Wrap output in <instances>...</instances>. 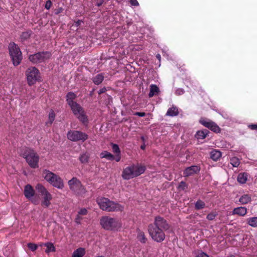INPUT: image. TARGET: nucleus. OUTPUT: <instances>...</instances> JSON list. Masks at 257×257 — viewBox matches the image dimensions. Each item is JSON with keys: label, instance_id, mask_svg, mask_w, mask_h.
<instances>
[{"label": "nucleus", "instance_id": "1", "mask_svg": "<svg viewBox=\"0 0 257 257\" xmlns=\"http://www.w3.org/2000/svg\"><path fill=\"white\" fill-rule=\"evenodd\" d=\"M101 227L104 230L110 231H118L122 228L121 220L108 215L102 216L99 221Z\"/></svg>", "mask_w": 257, "mask_h": 257}, {"label": "nucleus", "instance_id": "2", "mask_svg": "<svg viewBox=\"0 0 257 257\" xmlns=\"http://www.w3.org/2000/svg\"><path fill=\"white\" fill-rule=\"evenodd\" d=\"M96 202L99 208L107 212H117L122 211L124 209V206L119 203L110 200L105 197H98Z\"/></svg>", "mask_w": 257, "mask_h": 257}, {"label": "nucleus", "instance_id": "3", "mask_svg": "<svg viewBox=\"0 0 257 257\" xmlns=\"http://www.w3.org/2000/svg\"><path fill=\"white\" fill-rule=\"evenodd\" d=\"M145 170L144 166L133 164L123 170L121 176L123 179L130 180L141 175L144 173Z\"/></svg>", "mask_w": 257, "mask_h": 257}, {"label": "nucleus", "instance_id": "4", "mask_svg": "<svg viewBox=\"0 0 257 257\" xmlns=\"http://www.w3.org/2000/svg\"><path fill=\"white\" fill-rule=\"evenodd\" d=\"M42 176L45 180L54 187L62 189L64 187L63 179L58 175L45 169L43 171Z\"/></svg>", "mask_w": 257, "mask_h": 257}, {"label": "nucleus", "instance_id": "5", "mask_svg": "<svg viewBox=\"0 0 257 257\" xmlns=\"http://www.w3.org/2000/svg\"><path fill=\"white\" fill-rule=\"evenodd\" d=\"M21 156L26 159V162L31 168H38L40 157L34 150L27 149L24 152L21 153Z\"/></svg>", "mask_w": 257, "mask_h": 257}, {"label": "nucleus", "instance_id": "6", "mask_svg": "<svg viewBox=\"0 0 257 257\" xmlns=\"http://www.w3.org/2000/svg\"><path fill=\"white\" fill-rule=\"evenodd\" d=\"M36 189L42 197L41 206L44 208L49 207L51 204V201L53 199L52 195L41 184H38L36 186Z\"/></svg>", "mask_w": 257, "mask_h": 257}, {"label": "nucleus", "instance_id": "7", "mask_svg": "<svg viewBox=\"0 0 257 257\" xmlns=\"http://www.w3.org/2000/svg\"><path fill=\"white\" fill-rule=\"evenodd\" d=\"M74 115L84 125H87L88 118L83 108L78 103L75 102L69 105Z\"/></svg>", "mask_w": 257, "mask_h": 257}, {"label": "nucleus", "instance_id": "8", "mask_svg": "<svg viewBox=\"0 0 257 257\" xmlns=\"http://www.w3.org/2000/svg\"><path fill=\"white\" fill-rule=\"evenodd\" d=\"M9 53L15 66L19 65L22 60V55L19 47L14 43H11L9 46Z\"/></svg>", "mask_w": 257, "mask_h": 257}, {"label": "nucleus", "instance_id": "9", "mask_svg": "<svg viewBox=\"0 0 257 257\" xmlns=\"http://www.w3.org/2000/svg\"><path fill=\"white\" fill-rule=\"evenodd\" d=\"M165 230L157 228L154 225L148 226V232L152 239L157 242H162L165 238Z\"/></svg>", "mask_w": 257, "mask_h": 257}, {"label": "nucleus", "instance_id": "10", "mask_svg": "<svg viewBox=\"0 0 257 257\" xmlns=\"http://www.w3.org/2000/svg\"><path fill=\"white\" fill-rule=\"evenodd\" d=\"M67 138L72 142H84L88 139V135L81 131L70 130L67 132Z\"/></svg>", "mask_w": 257, "mask_h": 257}, {"label": "nucleus", "instance_id": "11", "mask_svg": "<svg viewBox=\"0 0 257 257\" xmlns=\"http://www.w3.org/2000/svg\"><path fill=\"white\" fill-rule=\"evenodd\" d=\"M70 190L78 195H82L86 193L85 187L82 185L80 181L76 177H73L68 182Z\"/></svg>", "mask_w": 257, "mask_h": 257}, {"label": "nucleus", "instance_id": "12", "mask_svg": "<svg viewBox=\"0 0 257 257\" xmlns=\"http://www.w3.org/2000/svg\"><path fill=\"white\" fill-rule=\"evenodd\" d=\"M26 75L27 76L28 83L30 86L34 84L40 79V72L39 70L35 67L29 68L26 72Z\"/></svg>", "mask_w": 257, "mask_h": 257}, {"label": "nucleus", "instance_id": "13", "mask_svg": "<svg viewBox=\"0 0 257 257\" xmlns=\"http://www.w3.org/2000/svg\"><path fill=\"white\" fill-rule=\"evenodd\" d=\"M51 56V54L50 52H41L30 55L29 57V59L33 63L36 64L46 61L48 60Z\"/></svg>", "mask_w": 257, "mask_h": 257}, {"label": "nucleus", "instance_id": "14", "mask_svg": "<svg viewBox=\"0 0 257 257\" xmlns=\"http://www.w3.org/2000/svg\"><path fill=\"white\" fill-rule=\"evenodd\" d=\"M200 123L206 127L216 133H220L221 129L219 126L213 121L206 118H201Z\"/></svg>", "mask_w": 257, "mask_h": 257}, {"label": "nucleus", "instance_id": "15", "mask_svg": "<svg viewBox=\"0 0 257 257\" xmlns=\"http://www.w3.org/2000/svg\"><path fill=\"white\" fill-rule=\"evenodd\" d=\"M200 123L206 127L216 133H220L221 129L219 126L213 121L206 118H201Z\"/></svg>", "mask_w": 257, "mask_h": 257}, {"label": "nucleus", "instance_id": "16", "mask_svg": "<svg viewBox=\"0 0 257 257\" xmlns=\"http://www.w3.org/2000/svg\"><path fill=\"white\" fill-rule=\"evenodd\" d=\"M24 193L25 197L30 200L33 204L35 205L38 204V200L33 198L35 194V191L31 185L28 184L25 186Z\"/></svg>", "mask_w": 257, "mask_h": 257}, {"label": "nucleus", "instance_id": "17", "mask_svg": "<svg viewBox=\"0 0 257 257\" xmlns=\"http://www.w3.org/2000/svg\"><path fill=\"white\" fill-rule=\"evenodd\" d=\"M151 224L157 228H160L164 230L169 229L170 227L167 220L160 216H156L155 218L154 223Z\"/></svg>", "mask_w": 257, "mask_h": 257}, {"label": "nucleus", "instance_id": "18", "mask_svg": "<svg viewBox=\"0 0 257 257\" xmlns=\"http://www.w3.org/2000/svg\"><path fill=\"white\" fill-rule=\"evenodd\" d=\"M200 171V168L197 166H191L187 167L184 171L183 174L184 176L188 177L194 174L197 173Z\"/></svg>", "mask_w": 257, "mask_h": 257}, {"label": "nucleus", "instance_id": "19", "mask_svg": "<svg viewBox=\"0 0 257 257\" xmlns=\"http://www.w3.org/2000/svg\"><path fill=\"white\" fill-rule=\"evenodd\" d=\"M247 213V209L245 207H238L234 208L232 211L233 215H238L239 216H243Z\"/></svg>", "mask_w": 257, "mask_h": 257}, {"label": "nucleus", "instance_id": "20", "mask_svg": "<svg viewBox=\"0 0 257 257\" xmlns=\"http://www.w3.org/2000/svg\"><path fill=\"white\" fill-rule=\"evenodd\" d=\"M77 96L76 94L72 92H69L66 95V101L69 105L76 102L74 101Z\"/></svg>", "mask_w": 257, "mask_h": 257}, {"label": "nucleus", "instance_id": "21", "mask_svg": "<svg viewBox=\"0 0 257 257\" xmlns=\"http://www.w3.org/2000/svg\"><path fill=\"white\" fill-rule=\"evenodd\" d=\"M85 252L84 248L79 247L73 251L72 257H83Z\"/></svg>", "mask_w": 257, "mask_h": 257}, {"label": "nucleus", "instance_id": "22", "mask_svg": "<svg viewBox=\"0 0 257 257\" xmlns=\"http://www.w3.org/2000/svg\"><path fill=\"white\" fill-rule=\"evenodd\" d=\"M159 92V88L155 84H151L150 85V92L149 96L150 97H153L154 95L157 94Z\"/></svg>", "mask_w": 257, "mask_h": 257}, {"label": "nucleus", "instance_id": "23", "mask_svg": "<svg viewBox=\"0 0 257 257\" xmlns=\"http://www.w3.org/2000/svg\"><path fill=\"white\" fill-rule=\"evenodd\" d=\"M179 114L178 108L176 106H172L168 109L166 115L170 116H175Z\"/></svg>", "mask_w": 257, "mask_h": 257}, {"label": "nucleus", "instance_id": "24", "mask_svg": "<svg viewBox=\"0 0 257 257\" xmlns=\"http://www.w3.org/2000/svg\"><path fill=\"white\" fill-rule=\"evenodd\" d=\"M209 131L207 130L199 131L196 133L195 137L197 139H204L206 137Z\"/></svg>", "mask_w": 257, "mask_h": 257}, {"label": "nucleus", "instance_id": "25", "mask_svg": "<svg viewBox=\"0 0 257 257\" xmlns=\"http://www.w3.org/2000/svg\"><path fill=\"white\" fill-rule=\"evenodd\" d=\"M100 157L101 158H105L107 160L110 161L113 160L114 159V156L110 153H109L106 151L102 152L100 154Z\"/></svg>", "mask_w": 257, "mask_h": 257}, {"label": "nucleus", "instance_id": "26", "mask_svg": "<svg viewBox=\"0 0 257 257\" xmlns=\"http://www.w3.org/2000/svg\"><path fill=\"white\" fill-rule=\"evenodd\" d=\"M137 239L143 243L146 242L147 238L146 237L144 232L139 230L137 233Z\"/></svg>", "mask_w": 257, "mask_h": 257}, {"label": "nucleus", "instance_id": "27", "mask_svg": "<svg viewBox=\"0 0 257 257\" xmlns=\"http://www.w3.org/2000/svg\"><path fill=\"white\" fill-rule=\"evenodd\" d=\"M79 160L82 164H86L88 162L89 160V155L87 153H84L81 154L79 158Z\"/></svg>", "mask_w": 257, "mask_h": 257}, {"label": "nucleus", "instance_id": "28", "mask_svg": "<svg viewBox=\"0 0 257 257\" xmlns=\"http://www.w3.org/2000/svg\"><path fill=\"white\" fill-rule=\"evenodd\" d=\"M104 79V75L102 73L98 74L93 78V81L96 85L100 84Z\"/></svg>", "mask_w": 257, "mask_h": 257}, {"label": "nucleus", "instance_id": "29", "mask_svg": "<svg viewBox=\"0 0 257 257\" xmlns=\"http://www.w3.org/2000/svg\"><path fill=\"white\" fill-rule=\"evenodd\" d=\"M247 179V175L245 173H240L237 176V181L239 183L244 184Z\"/></svg>", "mask_w": 257, "mask_h": 257}, {"label": "nucleus", "instance_id": "30", "mask_svg": "<svg viewBox=\"0 0 257 257\" xmlns=\"http://www.w3.org/2000/svg\"><path fill=\"white\" fill-rule=\"evenodd\" d=\"M251 201V197L248 194H244L240 197L239 201L242 204H247Z\"/></svg>", "mask_w": 257, "mask_h": 257}, {"label": "nucleus", "instance_id": "31", "mask_svg": "<svg viewBox=\"0 0 257 257\" xmlns=\"http://www.w3.org/2000/svg\"><path fill=\"white\" fill-rule=\"evenodd\" d=\"M221 156V153L220 151L213 150L210 153V157L214 161L218 160Z\"/></svg>", "mask_w": 257, "mask_h": 257}, {"label": "nucleus", "instance_id": "32", "mask_svg": "<svg viewBox=\"0 0 257 257\" xmlns=\"http://www.w3.org/2000/svg\"><path fill=\"white\" fill-rule=\"evenodd\" d=\"M44 246H45L47 247L45 251L46 253H48L50 252H54L55 251V247L54 244L51 242H46L44 244Z\"/></svg>", "mask_w": 257, "mask_h": 257}, {"label": "nucleus", "instance_id": "33", "mask_svg": "<svg viewBox=\"0 0 257 257\" xmlns=\"http://www.w3.org/2000/svg\"><path fill=\"white\" fill-rule=\"evenodd\" d=\"M247 224L253 227H257V217L248 218L247 219Z\"/></svg>", "mask_w": 257, "mask_h": 257}, {"label": "nucleus", "instance_id": "34", "mask_svg": "<svg viewBox=\"0 0 257 257\" xmlns=\"http://www.w3.org/2000/svg\"><path fill=\"white\" fill-rule=\"evenodd\" d=\"M205 207V203L201 200H198L195 203V209L199 210Z\"/></svg>", "mask_w": 257, "mask_h": 257}, {"label": "nucleus", "instance_id": "35", "mask_svg": "<svg viewBox=\"0 0 257 257\" xmlns=\"http://www.w3.org/2000/svg\"><path fill=\"white\" fill-rule=\"evenodd\" d=\"M230 164L232 166L237 167L240 164V161L237 158L233 157L230 159Z\"/></svg>", "mask_w": 257, "mask_h": 257}, {"label": "nucleus", "instance_id": "36", "mask_svg": "<svg viewBox=\"0 0 257 257\" xmlns=\"http://www.w3.org/2000/svg\"><path fill=\"white\" fill-rule=\"evenodd\" d=\"M194 254L196 257H209L208 254L201 250H196Z\"/></svg>", "mask_w": 257, "mask_h": 257}, {"label": "nucleus", "instance_id": "37", "mask_svg": "<svg viewBox=\"0 0 257 257\" xmlns=\"http://www.w3.org/2000/svg\"><path fill=\"white\" fill-rule=\"evenodd\" d=\"M55 118V114L53 110H51L49 113V122L52 124Z\"/></svg>", "mask_w": 257, "mask_h": 257}, {"label": "nucleus", "instance_id": "38", "mask_svg": "<svg viewBox=\"0 0 257 257\" xmlns=\"http://www.w3.org/2000/svg\"><path fill=\"white\" fill-rule=\"evenodd\" d=\"M28 247L32 251H34L37 249L38 245L34 243H29L28 244Z\"/></svg>", "mask_w": 257, "mask_h": 257}, {"label": "nucleus", "instance_id": "39", "mask_svg": "<svg viewBox=\"0 0 257 257\" xmlns=\"http://www.w3.org/2000/svg\"><path fill=\"white\" fill-rule=\"evenodd\" d=\"M31 35L30 32H25L22 34L21 38L22 40H25L28 39Z\"/></svg>", "mask_w": 257, "mask_h": 257}, {"label": "nucleus", "instance_id": "40", "mask_svg": "<svg viewBox=\"0 0 257 257\" xmlns=\"http://www.w3.org/2000/svg\"><path fill=\"white\" fill-rule=\"evenodd\" d=\"M112 150H113V152L114 153H116V154H120V149L119 148V147L116 144H112Z\"/></svg>", "mask_w": 257, "mask_h": 257}, {"label": "nucleus", "instance_id": "41", "mask_svg": "<svg viewBox=\"0 0 257 257\" xmlns=\"http://www.w3.org/2000/svg\"><path fill=\"white\" fill-rule=\"evenodd\" d=\"M187 188V185L186 184L183 182L182 181L180 183L179 185H178V189L182 190H184Z\"/></svg>", "mask_w": 257, "mask_h": 257}, {"label": "nucleus", "instance_id": "42", "mask_svg": "<svg viewBox=\"0 0 257 257\" xmlns=\"http://www.w3.org/2000/svg\"><path fill=\"white\" fill-rule=\"evenodd\" d=\"M216 216V214L215 213H211L207 215L206 218L209 220H212L215 218Z\"/></svg>", "mask_w": 257, "mask_h": 257}, {"label": "nucleus", "instance_id": "43", "mask_svg": "<svg viewBox=\"0 0 257 257\" xmlns=\"http://www.w3.org/2000/svg\"><path fill=\"white\" fill-rule=\"evenodd\" d=\"M78 213L80 215H85L87 214V210L85 208L81 209Z\"/></svg>", "mask_w": 257, "mask_h": 257}, {"label": "nucleus", "instance_id": "44", "mask_svg": "<svg viewBox=\"0 0 257 257\" xmlns=\"http://www.w3.org/2000/svg\"><path fill=\"white\" fill-rule=\"evenodd\" d=\"M52 6V3L50 1H48L46 2L45 4V8L47 10H49Z\"/></svg>", "mask_w": 257, "mask_h": 257}, {"label": "nucleus", "instance_id": "45", "mask_svg": "<svg viewBox=\"0 0 257 257\" xmlns=\"http://www.w3.org/2000/svg\"><path fill=\"white\" fill-rule=\"evenodd\" d=\"M134 114L140 117H143L145 116L146 113L144 112H136Z\"/></svg>", "mask_w": 257, "mask_h": 257}, {"label": "nucleus", "instance_id": "46", "mask_svg": "<svg viewBox=\"0 0 257 257\" xmlns=\"http://www.w3.org/2000/svg\"><path fill=\"white\" fill-rule=\"evenodd\" d=\"M184 93V91L183 89H178L176 91V94H177V95H182L183 94V93Z\"/></svg>", "mask_w": 257, "mask_h": 257}, {"label": "nucleus", "instance_id": "47", "mask_svg": "<svg viewBox=\"0 0 257 257\" xmlns=\"http://www.w3.org/2000/svg\"><path fill=\"white\" fill-rule=\"evenodd\" d=\"M130 3L132 5L134 6H139V3L137 0H130Z\"/></svg>", "mask_w": 257, "mask_h": 257}, {"label": "nucleus", "instance_id": "48", "mask_svg": "<svg viewBox=\"0 0 257 257\" xmlns=\"http://www.w3.org/2000/svg\"><path fill=\"white\" fill-rule=\"evenodd\" d=\"M106 87H103L101 89H100L98 91V93L99 94H101L102 93H103L106 91Z\"/></svg>", "mask_w": 257, "mask_h": 257}, {"label": "nucleus", "instance_id": "49", "mask_svg": "<svg viewBox=\"0 0 257 257\" xmlns=\"http://www.w3.org/2000/svg\"><path fill=\"white\" fill-rule=\"evenodd\" d=\"M120 154H116L114 160H115L116 162H119L120 160Z\"/></svg>", "mask_w": 257, "mask_h": 257}, {"label": "nucleus", "instance_id": "50", "mask_svg": "<svg viewBox=\"0 0 257 257\" xmlns=\"http://www.w3.org/2000/svg\"><path fill=\"white\" fill-rule=\"evenodd\" d=\"M248 127L252 130H257V124H250V125H248Z\"/></svg>", "mask_w": 257, "mask_h": 257}, {"label": "nucleus", "instance_id": "51", "mask_svg": "<svg viewBox=\"0 0 257 257\" xmlns=\"http://www.w3.org/2000/svg\"><path fill=\"white\" fill-rule=\"evenodd\" d=\"M81 219L82 218L80 217V215H79V214H78L76 217V222L77 223H80V221H81Z\"/></svg>", "mask_w": 257, "mask_h": 257}, {"label": "nucleus", "instance_id": "52", "mask_svg": "<svg viewBox=\"0 0 257 257\" xmlns=\"http://www.w3.org/2000/svg\"><path fill=\"white\" fill-rule=\"evenodd\" d=\"M82 21H81V20H78V21H77V22H75V25H76L77 27H79V26L81 25V23H82Z\"/></svg>", "mask_w": 257, "mask_h": 257}, {"label": "nucleus", "instance_id": "53", "mask_svg": "<svg viewBox=\"0 0 257 257\" xmlns=\"http://www.w3.org/2000/svg\"><path fill=\"white\" fill-rule=\"evenodd\" d=\"M156 57L157 58V59L160 61L161 60V55L160 54H157L156 55Z\"/></svg>", "mask_w": 257, "mask_h": 257}, {"label": "nucleus", "instance_id": "54", "mask_svg": "<svg viewBox=\"0 0 257 257\" xmlns=\"http://www.w3.org/2000/svg\"><path fill=\"white\" fill-rule=\"evenodd\" d=\"M145 146H142L141 147V148L142 149H143V150L145 149Z\"/></svg>", "mask_w": 257, "mask_h": 257}, {"label": "nucleus", "instance_id": "55", "mask_svg": "<svg viewBox=\"0 0 257 257\" xmlns=\"http://www.w3.org/2000/svg\"><path fill=\"white\" fill-rule=\"evenodd\" d=\"M44 243H40V244H39V246H43V245H44Z\"/></svg>", "mask_w": 257, "mask_h": 257}, {"label": "nucleus", "instance_id": "56", "mask_svg": "<svg viewBox=\"0 0 257 257\" xmlns=\"http://www.w3.org/2000/svg\"><path fill=\"white\" fill-rule=\"evenodd\" d=\"M96 257H104V256H102V255H99V256H96Z\"/></svg>", "mask_w": 257, "mask_h": 257}, {"label": "nucleus", "instance_id": "57", "mask_svg": "<svg viewBox=\"0 0 257 257\" xmlns=\"http://www.w3.org/2000/svg\"><path fill=\"white\" fill-rule=\"evenodd\" d=\"M229 257H234V256H233V255H231V256H230Z\"/></svg>", "mask_w": 257, "mask_h": 257}, {"label": "nucleus", "instance_id": "58", "mask_svg": "<svg viewBox=\"0 0 257 257\" xmlns=\"http://www.w3.org/2000/svg\"><path fill=\"white\" fill-rule=\"evenodd\" d=\"M98 6H100V4H98Z\"/></svg>", "mask_w": 257, "mask_h": 257}, {"label": "nucleus", "instance_id": "59", "mask_svg": "<svg viewBox=\"0 0 257 257\" xmlns=\"http://www.w3.org/2000/svg\"><path fill=\"white\" fill-rule=\"evenodd\" d=\"M142 139L144 140V138L143 137H142Z\"/></svg>", "mask_w": 257, "mask_h": 257}]
</instances>
